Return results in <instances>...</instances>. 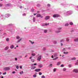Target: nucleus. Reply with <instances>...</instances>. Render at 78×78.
Instances as JSON below:
<instances>
[{
    "label": "nucleus",
    "mask_w": 78,
    "mask_h": 78,
    "mask_svg": "<svg viewBox=\"0 0 78 78\" xmlns=\"http://www.w3.org/2000/svg\"><path fill=\"white\" fill-rule=\"evenodd\" d=\"M6 40L7 41V42H8V41H9V38H7Z\"/></svg>",
    "instance_id": "cd10ccee"
},
{
    "label": "nucleus",
    "mask_w": 78,
    "mask_h": 78,
    "mask_svg": "<svg viewBox=\"0 0 78 78\" xmlns=\"http://www.w3.org/2000/svg\"><path fill=\"white\" fill-rule=\"evenodd\" d=\"M35 72H40V71H41V69H35Z\"/></svg>",
    "instance_id": "423d86ee"
},
{
    "label": "nucleus",
    "mask_w": 78,
    "mask_h": 78,
    "mask_svg": "<svg viewBox=\"0 0 78 78\" xmlns=\"http://www.w3.org/2000/svg\"><path fill=\"white\" fill-rule=\"evenodd\" d=\"M54 44H56V41L54 42Z\"/></svg>",
    "instance_id": "052dcab7"
},
{
    "label": "nucleus",
    "mask_w": 78,
    "mask_h": 78,
    "mask_svg": "<svg viewBox=\"0 0 78 78\" xmlns=\"http://www.w3.org/2000/svg\"><path fill=\"white\" fill-rule=\"evenodd\" d=\"M9 48V47H7L5 48V50H8Z\"/></svg>",
    "instance_id": "6ab92c4d"
},
{
    "label": "nucleus",
    "mask_w": 78,
    "mask_h": 78,
    "mask_svg": "<svg viewBox=\"0 0 78 78\" xmlns=\"http://www.w3.org/2000/svg\"><path fill=\"white\" fill-rule=\"evenodd\" d=\"M63 71H66V69L65 68H63Z\"/></svg>",
    "instance_id": "b1692460"
},
{
    "label": "nucleus",
    "mask_w": 78,
    "mask_h": 78,
    "mask_svg": "<svg viewBox=\"0 0 78 78\" xmlns=\"http://www.w3.org/2000/svg\"><path fill=\"white\" fill-rule=\"evenodd\" d=\"M19 38H20V37L18 36L16 37V39H19Z\"/></svg>",
    "instance_id": "2f4dec72"
},
{
    "label": "nucleus",
    "mask_w": 78,
    "mask_h": 78,
    "mask_svg": "<svg viewBox=\"0 0 78 78\" xmlns=\"http://www.w3.org/2000/svg\"><path fill=\"white\" fill-rule=\"evenodd\" d=\"M32 56H34L36 55V54L34 53H32Z\"/></svg>",
    "instance_id": "4be33fe9"
},
{
    "label": "nucleus",
    "mask_w": 78,
    "mask_h": 78,
    "mask_svg": "<svg viewBox=\"0 0 78 78\" xmlns=\"http://www.w3.org/2000/svg\"><path fill=\"white\" fill-rule=\"evenodd\" d=\"M48 6H49V7L50 6V5L49 4H48Z\"/></svg>",
    "instance_id": "79ce46f5"
},
{
    "label": "nucleus",
    "mask_w": 78,
    "mask_h": 78,
    "mask_svg": "<svg viewBox=\"0 0 78 78\" xmlns=\"http://www.w3.org/2000/svg\"><path fill=\"white\" fill-rule=\"evenodd\" d=\"M49 67H52V64H50L49 66Z\"/></svg>",
    "instance_id": "a878e982"
},
{
    "label": "nucleus",
    "mask_w": 78,
    "mask_h": 78,
    "mask_svg": "<svg viewBox=\"0 0 78 78\" xmlns=\"http://www.w3.org/2000/svg\"><path fill=\"white\" fill-rule=\"evenodd\" d=\"M41 57H42V56L41 55H40L38 57L37 59L39 61H40V60L41 59Z\"/></svg>",
    "instance_id": "20e7f679"
},
{
    "label": "nucleus",
    "mask_w": 78,
    "mask_h": 78,
    "mask_svg": "<svg viewBox=\"0 0 78 78\" xmlns=\"http://www.w3.org/2000/svg\"><path fill=\"white\" fill-rule=\"evenodd\" d=\"M58 57H57L55 58H53V60H56V59H58Z\"/></svg>",
    "instance_id": "f3484780"
},
{
    "label": "nucleus",
    "mask_w": 78,
    "mask_h": 78,
    "mask_svg": "<svg viewBox=\"0 0 78 78\" xmlns=\"http://www.w3.org/2000/svg\"><path fill=\"white\" fill-rule=\"evenodd\" d=\"M61 62H58L57 64V66H59L60 64H61Z\"/></svg>",
    "instance_id": "6e6552de"
},
{
    "label": "nucleus",
    "mask_w": 78,
    "mask_h": 78,
    "mask_svg": "<svg viewBox=\"0 0 78 78\" xmlns=\"http://www.w3.org/2000/svg\"><path fill=\"white\" fill-rule=\"evenodd\" d=\"M75 65H78V62H77L75 64Z\"/></svg>",
    "instance_id": "58836bf2"
},
{
    "label": "nucleus",
    "mask_w": 78,
    "mask_h": 78,
    "mask_svg": "<svg viewBox=\"0 0 78 78\" xmlns=\"http://www.w3.org/2000/svg\"><path fill=\"white\" fill-rule=\"evenodd\" d=\"M22 40V38L20 39L19 40H18L17 41V42H16V43H19L20 42V41Z\"/></svg>",
    "instance_id": "aec40b11"
},
{
    "label": "nucleus",
    "mask_w": 78,
    "mask_h": 78,
    "mask_svg": "<svg viewBox=\"0 0 78 78\" xmlns=\"http://www.w3.org/2000/svg\"><path fill=\"white\" fill-rule=\"evenodd\" d=\"M2 5H3L0 4V7H2Z\"/></svg>",
    "instance_id": "ea45409f"
},
{
    "label": "nucleus",
    "mask_w": 78,
    "mask_h": 78,
    "mask_svg": "<svg viewBox=\"0 0 78 78\" xmlns=\"http://www.w3.org/2000/svg\"><path fill=\"white\" fill-rule=\"evenodd\" d=\"M6 72H5L4 73H3V75H6Z\"/></svg>",
    "instance_id": "c9c22d12"
},
{
    "label": "nucleus",
    "mask_w": 78,
    "mask_h": 78,
    "mask_svg": "<svg viewBox=\"0 0 78 78\" xmlns=\"http://www.w3.org/2000/svg\"><path fill=\"white\" fill-rule=\"evenodd\" d=\"M36 69V66H33L31 68V70H34Z\"/></svg>",
    "instance_id": "1a4fd4ad"
},
{
    "label": "nucleus",
    "mask_w": 78,
    "mask_h": 78,
    "mask_svg": "<svg viewBox=\"0 0 78 78\" xmlns=\"http://www.w3.org/2000/svg\"><path fill=\"white\" fill-rule=\"evenodd\" d=\"M31 43L32 44H34V42H32V41H31Z\"/></svg>",
    "instance_id": "49530a36"
},
{
    "label": "nucleus",
    "mask_w": 78,
    "mask_h": 78,
    "mask_svg": "<svg viewBox=\"0 0 78 78\" xmlns=\"http://www.w3.org/2000/svg\"><path fill=\"white\" fill-rule=\"evenodd\" d=\"M33 20L34 22H35V18L34 17L33 18Z\"/></svg>",
    "instance_id": "bb28decb"
},
{
    "label": "nucleus",
    "mask_w": 78,
    "mask_h": 78,
    "mask_svg": "<svg viewBox=\"0 0 78 78\" xmlns=\"http://www.w3.org/2000/svg\"><path fill=\"white\" fill-rule=\"evenodd\" d=\"M36 14H37V13H34V16H35V15H36Z\"/></svg>",
    "instance_id": "603ef678"
},
{
    "label": "nucleus",
    "mask_w": 78,
    "mask_h": 78,
    "mask_svg": "<svg viewBox=\"0 0 78 78\" xmlns=\"http://www.w3.org/2000/svg\"><path fill=\"white\" fill-rule=\"evenodd\" d=\"M69 23H67L65 24V27H67V26H69Z\"/></svg>",
    "instance_id": "a211bd4d"
},
{
    "label": "nucleus",
    "mask_w": 78,
    "mask_h": 78,
    "mask_svg": "<svg viewBox=\"0 0 78 78\" xmlns=\"http://www.w3.org/2000/svg\"><path fill=\"white\" fill-rule=\"evenodd\" d=\"M47 30H45L44 31V33H47Z\"/></svg>",
    "instance_id": "e433bc0d"
},
{
    "label": "nucleus",
    "mask_w": 78,
    "mask_h": 78,
    "mask_svg": "<svg viewBox=\"0 0 78 78\" xmlns=\"http://www.w3.org/2000/svg\"><path fill=\"white\" fill-rule=\"evenodd\" d=\"M73 23L72 22H70L69 23V25H73Z\"/></svg>",
    "instance_id": "dca6fc26"
},
{
    "label": "nucleus",
    "mask_w": 78,
    "mask_h": 78,
    "mask_svg": "<svg viewBox=\"0 0 78 78\" xmlns=\"http://www.w3.org/2000/svg\"><path fill=\"white\" fill-rule=\"evenodd\" d=\"M37 12L38 13H39V11H37Z\"/></svg>",
    "instance_id": "e2e57ef3"
},
{
    "label": "nucleus",
    "mask_w": 78,
    "mask_h": 78,
    "mask_svg": "<svg viewBox=\"0 0 78 78\" xmlns=\"http://www.w3.org/2000/svg\"><path fill=\"white\" fill-rule=\"evenodd\" d=\"M37 6L39 7V6H40V5L39 4H37Z\"/></svg>",
    "instance_id": "c03bdc74"
},
{
    "label": "nucleus",
    "mask_w": 78,
    "mask_h": 78,
    "mask_svg": "<svg viewBox=\"0 0 78 78\" xmlns=\"http://www.w3.org/2000/svg\"><path fill=\"white\" fill-rule=\"evenodd\" d=\"M63 53H64V54H68V52H64Z\"/></svg>",
    "instance_id": "412c9836"
},
{
    "label": "nucleus",
    "mask_w": 78,
    "mask_h": 78,
    "mask_svg": "<svg viewBox=\"0 0 78 78\" xmlns=\"http://www.w3.org/2000/svg\"><path fill=\"white\" fill-rule=\"evenodd\" d=\"M20 69H22V66H20Z\"/></svg>",
    "instance_id": "37998d69"
},
{
    "label": "nucleus",
    "mask_w": 78,
    "mask_h": 78,
    "mask_svg": "<svg viewBox=\"0 0 78 78\" xmlns=\"http://www.w3.org/2000/svg\"><path fill=\"white\" fill-rule=\"evenodd\" d=\"M41 78H45V76H41Z\"/></svg>",
    "instance_id": "72a5a7b5"
},
{
    "label": "nucleus",
    "mask_w": 78,
    "mask_h": 78,
    "mask_svg": "<svg viewBox=\"0 0 78 78\" xmlns=\"http://www.w3.org/2000/svg\"><path fill=\"white\" fill-rule=\"evenodd\" d=\"M56 69H53V72H56Z\"/></svg>",
    "instance_id": "c756f323"
},
{
    "label": "nucleus",
    "mask_w": 78,
    "mask_h": 78,
    "mask_svg": "<svg viewBox=\"0 0 78 78\" xmlns=\"http://www.w3.org/2000/svg\"><path fill=\"white\" fill-rule=\"evenodd\" d=\"M51 58H53V55H52V57H51Z\"/></svg>",
    "instance_id": "4d7b16f0"
},
{
    "label": "nucleus",
    "mask_w": 78,
    "mask_h": 78,
    "mask_svg": "<svg viewBox=\"0 0 78 78\" xmlns=\"http://www.w3.org/2000/svg\"><path fill=\"white\" fill-rule=\"evenodd\" d=\"M66 41H67V42H69V39L68 38L66 39Z\"/></svg>",
    "instance_id": "7c9ffc66"
},
{
    "label": "nucleus",
    "mask_w": 78,
    "mask_h": 78,
    "mask_svg": "<svg viewBox=\"0 0 78 78\" xmlns=\"http://www.w3.org/2000/svg\"><path fill=\"white\" fill-rule=\"evenodd\" d=\"M32 58V57H30V59H31Z\"/></svg>",
    "instance_id": "bf43d9fd"
},
{
    "label": "nucleus",
    "mask_w": 78,
    "mask_h": 78,
    "mask_svg": "<svg viewBox=\"0 0 78 78\" xmlns=\"http://www.w3.org/2000/svg\"><path fill=\"white\" fill-rule=\"evenodd\" d=\"M64 40H62L61 41V42H64Z\"/></svg>",
    "instance_id": "a18cd8bd"
},
{
    "label": "nucleus",
    "mask_w": 78,
    "mask_h": 78,
    "mask_svg": "<svg viewBox=\"0 0 78 78\" xmlns=\"http://www.w3.org/2000/svg\"><path fill=\"white\" fill-rule=\"evenodd\" d=\"M4 70L6 71L9 70H10V68L9 67H5L4 68Z\"/></svg>",
    "instance_id": "f03ea898"
},
{
    "label": "nucleus",
    "mask_w": 78,
    "mask_h": 78,
    "mask_svg": "<svg viewBox=\"0 0 78 78\" xmlns=\"http://www.w3.org/2000/svg\"><path fill=\"white\" fill-rule=\"evenodd\" d=\"M49 19H50V16H47L45 18V20H48Z\"/></svg>",
    "instance_id": "0eeeda50"
},
{
    "label": "nucleus",
    "mask_w": 78,
    "mask_h": 78,
    "mask_svg": "<svg viewBox=\"0 0 78 78\" xmlns=\"http://www.w3.org/2000/svg\"><path fill=\"white\" fill-rule=\"evenodd\" d=\"M64 65H63V64L61 65V66H60L61 67H64Z\"/></svg>",
    "instance_id": "393cba45"
},
{
    "label": "nucleus",
    "mask_w": 78,
    "mask_h": 78,
    "mask_svg": "<svg viewBox=\"0 0 78 78\" xmlns=\"http://www.w3.org/2000/svg\"><path fill=\"white\" fill-rule=\"evenodd\" d=\"M15 61H17V58H15Z\"/></svg>",
    "instance_id": "de8ad7c7"
},
{
    "label": "nucleus",
    "mask_w": 78,
    "mask_h": 78,
    "mask_svg": "<svg viewBox=\"0 0 78 78\" xmlns=\"http://www.w3.org/2000/svg\"><path fill=\"white\" fill-rule=\"evenodd\" d=\"M34 66H36L37 65V63H34Z\"/></svg>",
    "instance_id": "09e8293b"
},
{
    "label": "nucleus",
    "mask_w": 78,
    "mask_h": 78,
    "mask_svg": "<svg viewBox=\"0 0 78 78\" xmlns=\"http://www.w3.org/2000/svg\"><path fill=\"white\" fill-rule=\"evenodd\" d=\"M72 67V65H69V67Z\"/></svg>",
    "instance_id": "a19ab883"
},
{
    "label": "nucleus",
    "mask_w": 78,
    "mask_h": 78,
    "mask_svg": "<svg viewBox=\"0 0 78 78\" xmlns=\"http://www.w3.org/2000/svg\"><path fill=\"white\" fill-rule=\"evenodd\" d=\"M16 73V72H15V71H13V72H12V73Z\"/></svg>",
    "instance_id": "8fccbe9b"
},
{
    "label": "nucleus",
    "mask_w": 78,
    "mask_h": 78,
    "mask_svg": "<svg viewBox=\"0 0 78 78\" xmlns=\"http://www.w3.org/2000/svg\"><path fill=\"white\" fill-rule=\"evenodd\" d=\"M71 60L72 61H73L74 60H76V58H73L71 59Z\"/></svg>",
    "instance_id": "9b49d317"
},
{
    "label": "nucleus",
    "mask_w": 78,
    "mask_h": 78,
    "mask_svg": "<svg viewBox=\"0 0 78 78\" xmlns=\"http://www.w3.org/2000/svg\"><path fill=\"white\" fill-rule=\"evenodd\" d=\"M22 55L20 56V58H22Z\"/></svg>",
    "instance_id": "5fc2aeb1"
},
{
    "label": "nucleus",
    "mask_w": 78,
    "mask_h": 78,
    "mask_svg": "<svg viewBox=\"0 0 78 78\" xmlns=\"http://www.w3.org/2000/svg\"><path fill=\"white\" fill-rule=\"evenodd\" d=\"M39 67H40V68H42V67H43V66L41 64H40L39 65Z\"/></svg>",
    "instance_id": "9d476101"
},
{
    "label": "nucleus",
    "mask_w": 78,
    "mask_h": 78,
    "mask_svg": "<svg viewBox=\"0 0 78 78\" xmlns=\"http://www.w3.org/2000/svg\"><path fill=\"white\" fill-rule=\"evenodd\" d=\"M45 25H46V26L47 25V23H46V24H45Z\"/></svg>",
    "instance_id": "338daca9"
},
{
    "label": "nucleus",
    "mask_w": 78,
    "mask_h": 78,
    "mask_svg": "<svg viewBox=\"0 0 78 78\" xmlns=\"http://www.w3.org/2000/svg\"><path fill=\"white\" fill-rule=\"evenodd\" d=\"M41 17V18H42V16L40 14H38L37 15V17Z\"/></svg>",
    "instance_id": "39448f33"
},
{
    "label": "nucleus",
    "mask_w": 78,
    "mask_h": 78,
    "mask_svg": "<svg viewBox=\"0 0 78 78\" xmlns=\"http://www.w3.org/2000/svg\"><path fill=\"white\" fill-rule=\"evenodd\" d=\"M20 74L21 75H22V72H20Z\"/></svg>",
    "instance_id": "6e6d98bb"
},
{
    "label": "nucleus",
    "mask_w": 78,
    "mask_h": 78,
    "mask_svg": "<svg viewBox=\"0 0 78 78\" xmlns=\"http://www.w3.org/2000/svg\"><path fill=\"white\" fill-rule=\"evenodd\" d=\"M60 17V15L58 14H55L53 15V17H54L55 18L56 17Z\"/></svg>",
    "instance_id": "f257e3e1"
},
{
    "label": "nucleus",
    "mask_w": 78,
    "mask_h": 78,
    "mask_svg": "<svg viewBox=\"0 0 78 78\" xmlns=\"http://www.w3.org/2000/svg\"><path fill=\"white\" fill-rule=\"evenodd\" d=\"M73 72L77 73H78V70L76 69H75L73 70Z\"/></svg>",
    "instance_id": "7ed1b4c3"
},
{
    "label": "nucleus",
    "mask_w": 78,
    "mask_h": 78,
    "mask_svg": "<svg viewBox=\"0 0 78 78\" xmlns=\"http://www.w3.org/2000/svg\"><path fill=\"white\" fill-rule=\"evenodd\" d=\"M58 30H61V28H58Z\"/></svg>",
    "instance_id": "13d9d810"
},
{
    "label": "nucleus",
    "mask_w": 78,
    "mask_h": 78,
    "mask_svg": "<svg viewBox=\"0 0 78 78\" xmlns=\"http://www.w3.org/2000/svg\"><path fill=\"white\" fill-rule=\"evenodd\" d=\"M22 74H23V71H22Z\"/></svg>",
    "instance_id": "69168bd1"
},
{
    "label": "nucleus",
    "mask_w": 78,
    "mask_h": 78,
    "mask_svg": "<svg viewBox=\"0 0 78 78\" xmlns=\"http://www.w3.org/2000/svg\"><path fill=\"white\" fill-rule=\"evenodd\" d=\"M16 69H19V67L18 66H16Z\"/></svg>",
    "instance_id": "f704fd0d"
},
{
    "label": "nucleus",
    "mask_w": 78,
    "mask_h": 78,
    "mask_svg": "<svg viewBox=\"0 0 78 78\" xmlns=\"http://www.w3.org/2000/svg\"><path fill=\"white\" fill-rule=\"evenodd\" d=\"M20 9H22V7H20Z\"/></svg>",
    "instance_id": "0e129e2a"
},
{
    "label": "nucleus",
    "mask_w": 78,
    "mask_h": 78,
    "mask_svg": "<svg viewBox=\"0 0 78 78\" xmlns=\"http://www.w3.org/2000/svg\"><path fill=\"white\" fill-rule=\"evenodd\" d=\"M50 52H54V51L53 50H51L50 51Z\"/></svg>",
    "instance_id": "4c0bfd02"
},
{
    "label": "nucleus",
    "mask_w": 78,
    "mask_h": 78,
    "mask_svg": "<svg viewBox=\"0 0 78 78\" xmlns=\"http://www.w3.org/2000/svg\"><path fill=\"white\" fill-rule=\"evenodd\" d=\"M2 78H3V76H2Z\"/></svg>",
    "instance_id": "774afa93"
},
{
    "label": "nucleus",
    "mask_w": 78,
    "mask_h": 78,
    "mask_svg": "<svg viewBox=\"0 0 78 78\" xmlns=\"http://www.w3.org/2000/svg\"><path fill=\"white\" fill-rule=\"evenodd\" d=\"M74 41H75V42H78V38H76V39H74Z\"/></svg>",
    "instance_id": "f8f14e48"
},
{
    "label": "nucleus",
    "mask_w": 78,
    "mask_h": 78,
    "mask_svg": "<svg viewBox=\"0 0 78 78\" xmlns=\"http://www.w3.org/2000/svg\"><path fill=\"white\" fill-rule=\"evenodd\" d=\"M54 57H56L57 56V54L56 53H55L54 54Z\"/></svg>",
    "instance_id": "ddd939ff"
},
{
    "label": "nucleus",
    "mask_w": 78,
    "mask_h": 78,
    "mask_svg": "<svg viewBox=\"0 0 78 78\" xmlns=\"http://www.w3.org/2000/svg\"><path fill=\"white\" fill-rule=\"evenodd\" d=\"M14 47V46L13 45H12V46H11L10 48L11 49H12Z\"/></svg>",
    "instance_id": "2eb2a0df"
},
{
    "label": "nucleus",
    "mask_w": 78,
    "mask_h": 78,
    "mask_svg": "<svg viewBox=\"0 0 78 78\" xmlns=\"http://www.w3.org/2000/svg\"><path fill=\"white\" fill-rule=\"evenodd\" d=\"M61 45H63V44H62V43H61Z\"/></svg>",
    "instance_id": "680f3d73"
},
{
    "label": "nucleus",
    "mask_w": 78,
    "mask_h": 78,
    "mask_svg": "<svg viewBox=\"0 0 78 78\" xmlns=\"http://www.w3.org/2000/svg\"><path fill=\"white\" fill-rule=\"evenodd\" d=\"M26 14H25V13H24L23 14V16H26Z\"/></svg>",
    "instance_id": "3c124183"
},
{
    "label": "nucleus",
    "mask_w": 78,
    "mask_h": 78,
    "mask_svg": "<svg viewBox=\"0 0 78 78\" xmlns=\"http://www.w3.org/2000/svg\"><path fill=\"white\" fill-rule=\"evenodd\" d=\"M6 6H10L11 4H6Z\"/></svg>",
    "instance_id": "4468645a"
},
{
    "label": "nucleus",
    "mask_w": 78,
    "mask_h": 78,
    "mask_svg": "<svg viewBox=\"0 0 78 78\" xmlns=\"http://www.w3.org/2000/svg\"><path fill=\"white\" fill-rule=\"evenodd\" d=\"M33 76H34V78H36V76H37L36 75L34 74L33 75Z\"/></svg>",
    "instance_id": "5701e85b"
},
{
    "label": "nucleus",
    "mask_w": 78,
    "mask_h": 78,
    "mask_svg": "<svg viewBox=\"0 0 78 78\" xmlns=\"http://www.w3.org/2000/svg\"><path fill=\"white\" fill-rule=\"evenodd\" d=\"M43 50L44 51L45 50H46V48H44Z\"/></svg>",
    "instance_id": "864d4df0"
},
{
    "label": "nucleus",
    "mask_w": 78,
    "mask_h": 78,
    "mask_svg": "<svg viewBox=\"0 0 78 78\" xmlns=\"http://www.w3.org/2000/svg\"><path fill=\"white\" fill-rule=\"evenodd\" d=\"M39 75H42V73H41V72H40L39 73Z\"/></svg>",
    "instance_id": "473e14b6"
},
{
    "label": "nucleus",
    "mask_w": 78,
    "mask_h": 78,
    "mask_svg": "<svg viewBox=\"0 0 78 78\" xmlns=\"http://www.w3.org/2000/svg\"><path fill=\"white\" fill-rule=\"evenodd\" d=\"M59 32H60V31H56V33H59Z\"/></svg>",
    "instance_id": "c85d7f7f"
}]
</instances>
